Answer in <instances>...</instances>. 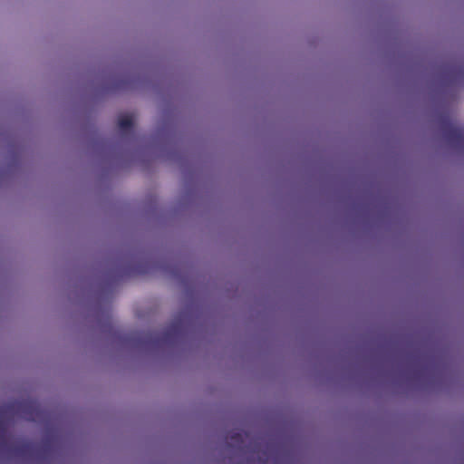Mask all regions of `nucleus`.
<instances>
[{
	"label": "nucleus",
	"mask_w": 464,
	"mask_h": 464,
	"mask_svg": "<svg viewBox=\"0 0 464 464\" xmlns=\"http://www.w3.org/2000/svg\"><path fill=\"white\" fill-rule=\"evenodd\" d=\"M13 407H15L23 419L29 421L41 422L46 417V411L35 400L18 401L14 403Z\"/></svg>",
	"instance_id": "nucleus-1"
},
{
	"label": "nucleus",
	"mask_w": 464,
	"mask_h": 464,
	"mask_svg": "<svg viewBox=\"0 0 464 464\" xmlns=\"http://www.w3.org/2000/svg\"><path fill=\"white\" fill-rule=\"evenodd\" d=\"M443 132L445 139L450 143L459 144L464 140V130L451 122L445 123Z\"/></svg>",
	"instance_id": "nucleus-2"
},
{
	"label": "nucleus",
	"mask_w": 464,
	"mask_h": 464,
	"mask_svg": "<svg viewBox=\"0 0 464 464\" xmlns=\"http://www.w3.org/2000/svg\"><path fill=\"white\" fill-rule=\"evenodd\" d=\"M118 125L122 131L130 130L133 126L132 116L129 114L121 116L118 120Z\"/></svg>",
	"instance_id": "nucleus-3"
},
{
	"label": "nucleus",
	"mask_w": 464,
	"mask_h": 464,
	"mask_svg": "<svg viewBox=\"0 0 464 464\" xmlns=\"http://www.w3.org/2000/svg\"><path fill=\"white\" fill-rule=\"evenodd\" d=\"M231 442L235 444H239L243 440V436L241 432H231L227 437Z\"/></svg>",
	"instance_id": "nucleus-4"
},
{
	"label": "nucleus",
	"mask_w": 464,
	"mask_h": 464,
	"mask_svg": "<svg viewBox=\"0 0 464 464\" xmlns=\"http://www.w3.org/2000/svg\"><path fill=\"white\" fill-rule=\"evenodd\" d=\"M5 433V424L4 421L0 420V440L4 438Z\"/></svg>",
	"instance_id": "nucleus-5"
},
{
	"label": "nucleus",
	"mask_w": 464,
	"mask_h": 464,
	"mask_svg": "<svg viewBox=\"0 0 464 464\" xmlns=\"http://www.w3.org/2000/svg\"><path fill=\"white\" fill-rule=\"evenodd\" d=\"M27 447V444H23L21 447L17 449V451H24Z\"/></svg>",
	"instance_id": "nucleus-6"
}]
</instances>
